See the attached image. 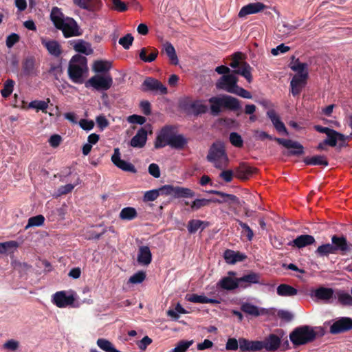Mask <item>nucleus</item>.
<instances>
[{"label":"nucleus","mask_w":352,"mask_h":352,"mask_svg":"<svg viewBox=\"0 0 352 352\" xmlns=\"http://www.w3.org/2000/svg\"><path fill=\"white\" fill-rule=\"evenodd\" d=\"M50 19L55 28L61 30L64 37L78 36L82 34L77 22L72 17L66 16L58 7H53L50 13Z\"/></svg>","instance_id":"nucleus-1"},{"label":"nucleus","mask_w":352,"mask_h":352,"mask_svg":"<svg viewBox=\"0 0 352 352\" xmlns=\"http://www.w3.org/2000/svg\"><path fill=\"white\" fill-rule=\"evenodd\" d=\"M290 69L296 72L291 82V92L294 96H298L302 88L307 84L309 77L308 65L305 63H300L298 58L292 56V61L289 65Z\"/></svg>","instance_id":"nucleus-2"},{"label":"nucleus","mask_w":352,"mask_h":352,"mask_svg":"<svg viewBox=\"0 0 352 352\" xmlns=\"http://www.w3.org/2000/svg\"><path fill=\"white\" fill-rule=\"evenodd\" d=\"M87 58L80 54H76L72 57L68 65V76L76 84H82L85 81V75L88 72Z\"/></svg>","instance_id":"nucleus-3"},{"label":"nucleus","mask_w":352,"mask_h":352,"mask_svg":"<svg viewBox=\"0 0 352 352\" xmlns=\"http://www.w3.org/2000/svg\"><path fill=\"white\" fill-rule=\"evenodd\" d=\"M208 102L210 104V114L213 116H218L221 112L222 107L233 111H239L241 109L240 101L237 98L229 95L213 96L209 98Z\"/></svg>","instance_id":"nucleus-4"},{"label":"nucleus","mask_w":352,"mask_h":352,"mask_svg":"<svg viewBox=\"0 0 352 352\" xmlns=\"http://www.w3.org/2000/svg\"><path fill=\"white\" fill-rule=\"evenodd\" d=\"M317 327L302 325L296 327L289 334V339L294 346L305 345L314 342L318 337Z\"/></svg>","instance_id":"nucleus-5"},{"label":"nucleus","mask_w":352,"mask_h":352,"mask_svg":"<svg viewBox=\"0 0 352 352\" xmlns=\"http://www.w3.org/2000/svg\"><path fill=\"white\" fill-rule=\"evenodd\" d=\"M206 159L214 164L217 169H223L227 166L228 157L226 154L224 144L221 141H216L210 146Z\"/></svg>","instance_id":"nucleus-6"},{"label":"nucleus","mask_w":352,"mask_h":352,"mask_svg":"<svg viewBox=\"0 0 352 352\" xmlns=\"http://www.w3.org/2000/svg\"><path fill=\"white\" fill-rule=\"evenodd\" d=\"M113 85V78L110 75L105 76L95 75L92 76L86 83V87L91 86L98 91L108 90Z\"/></svg>","instance_id":"nucleus-7"},{"label":"nucleus","mask_w":352,"mask_h":352,"mask_svg":"<svg viewBox=\"0 0 352 352\" xmlns=\"http://www.w3.org/2000/svg\"><path fill=\"white\" fill-rule=\"evenodd\" d=\"M274 141L285 148L291 149L288 151L287 155L300 156L305 153L304 146L298 141L284 138H276Z\"/></svg>","instance_id":"nucleus-8"},{"label":"nucleus","mask_w":352,"mask_h":352,"mask_svg":"<svg viewBox=\"0 0 352 352\" xmlns=\"http://www.w3.org/2000/svg\"><path fill=\"white\" fill-rule=\"evenodd\" d=\"M237 82L238 78L234 74L223 75L216 82V87L232 94L237 86Z\"/></svg>","instance_id":"nucleus-9"},{"label":"nucleus","mask_w":352,"mask_h":352,"mask_svg":"<svg viewBox=\"0 0 352 352\" xmlns=\"http://www.w3.org/2000/svg\"><path fill=\"white\" fill-rule=\"evenodd\" d=\"M208 193L219 196L220 198H212V203L223 204H227L230 207L232 204L239 205V199L234 195L228 194L217 190H210Z\"/></svg>","instance_id":"nucleus-10"},{"label":"nucleus","mask_w":352,"mask_h":352,"mask_svg":"<svg viewBox=\"0 0 352 352\" xmlns=\"http://www.w3.org/2000/svg\"><path fill=\"white\" fill-rule=\"evenodd\" d=\"M331 244L336 254H341L344 255L351 250V245L348 243L346 238L342 235H333Z\"/></svg>","instance_id":"nucleus-11"},{"label":"nucleus","mask_w":352,"mask_h":352,"mask_svg":"<svg viewBox=\"0 0 352 352\" xmlns=\"http://www.w3.org/2000/svg\"><path fill=\"white\" fill-rule=\"evenodd\" d=\"M173 135V128L171 126H165L163 127L156 138L155 148H160L166 145H169L170 142V140L172 139Z\"/></svg>","instance_id":"nucleus-12"},{"label":"nucleus","mask_w":352,"mask_h":352,"mask_svg":"<svg viewBox=\"0 0 352 352\" xmlns=\"http://www.w3.org/2000/svg\"><path fill=\"white\" fill-rule=\"evenodd\" d=\"M352 329V318L349 317H341L330 327V333L339 334Z\"/></svg>","instance_id":"nucleus-13"},{"label":"nucleus","mask_w":352,"mask_h":352,"mask_svg":"<svg viewBox=\"0 0 352 352\" xmlns=\"http://www.w3.org/2000/svg\"><path fill=\"white\" fill-rule=\"evenodd\" d=\"M142 91H158L161 94H167V88L158 80L147 77L142 83Z\"/></svg>","instance_id":"nucleus-14"},{"label":"nucleus","mask_w":352,"mask_h":352,"mask_svg":"<svg viewBox=\"0 0 352 352\" xmlns=\"http://www.w3.org/2000/svg\"><path fill=\"white\" fill-rule=\"evenodd\" d=\"M111 161L115 166L124 171L132 173H135L137 172L133 164L120 158V153L118 148H116L114 149L113 154L111 156Z\"/></svg>","instance_id":"nucleus-15"},{"label":"nucleus","mask_w":352,"mask_h":352,"mask_svg":"<svg viewBox=\"0 0 352 352\" xmlns=\"http://www.w3.org/2000/svg\"><path fill=\"white\" fill-rule=\"evenodd\" d=\"M38 69L36 67V59L33 56H28L22 61L21 76L30 77L38 75Z\"/></svg>","instance_id":"nucleus-16"},{"label":"nucleus","mask_w":352,"mask_h":352,"mask_svg":"<svg viewBox=\"0 0 352 352\" xmlns=\"http://www.w3.org/2000/svg\"><path fill=\"white\" fill-rule=\"evenodd\" d=\"M74 298L72 295L67 296L65 291L56 292L53 295L52 302L59 308L66 307L74 302Z\"/></svg>","instance_id":"nucleus-17"},{"label":"nucleus","mask_w":352,"mask_h":352,"mask_svg":"<svg viewBox=\"0 0 352 352\" xmlns=\"http://www.w3.org/2000/svg\"><path fill=\"white\" fill-rule=\"evenodd\" d=\"M74 3L81 9L91 12H96L102 8L101 0H73Z\"/></svg>","instance_id":"nucleus-18"},{"label":"nucleus","mask_w":352,"mask_h":352,"mask_svg":"<svg viewBox=\"0 0 352 352\" xmlns=\"http://www.w3.org/2000/svg\"><path fill=\"white\" fill-rule=\"evenodd\" d=\"M69 44L78 53L87 56L91 55L94 53V50L91 47V43L82 39L70 41Z\"/></svg>","instance_id":"nucleus-19"},{"label":"nucleus","mask_w":352,"mask_h":352,"mask_svg":"<svg viewBox=\"0 0 352 352\" xmlns=\"http://www.w3.org/2000/svg\"><path fill=\"white\" fill-rule=\"evenodd\" d=\"M266 8L267 6L261 2L250 3L241 8L238 16L242 18L248 14L258 13Z\"/></svg>","instance_id":"nucleus-20"},{"label":"nucleus","mask_w":352,"mask_h":352,"mask_svg":"<svg viewBox=\"0 0 352 352\" xmlns=\"http://www.w3.org/2000/svg\"><path fill=\"white\" fill-rule=\"evenodd\" d=\"M263 346V342L259 340L252 341L245 338L239 339V349L242 352L261 351Z\"/></svg>","instance_id":"nucleus-21"},{"label":"nucleus","mask_w":352,"mask_h":352,"mask_svg":"<svg viewBox=\"0 0 352 352\" xmlns=\"http://www.w3.org/2000/svg\"><path fill=\"white\" fill-rule=\"evenodd\" d=\"M257 169L256 168L249 166L248 164L242 162L234 170L235 177L242 179H248L252 175Z\"/></svg>","instance_id":"nucleus-22"},{"label":"nucleus","mask_w":352,"mask_h":352,"mask_svg":"<svg viewBox=\"0 0 352 352\" xmlns=\"http://www.w3.org/2000/svg\"><path fill=\"white\" fill-rule=\"evenodd\" d=\"M267 116L270 119L274 128L279 133H283L286 135H289L285 124L280 120L279 116L276 114L274 109L267 111Z\"/></svg>","instance_id":"nucleus-23"},{"label":"nucleus","mask_w":352,"mask_h":352,"mask_svg":"<svg viewBox=\"0 0 352 352\" xmlns=\"http://www.w3.org/2000/svg\"><path fill=\"white\" fill-rule=\"evenodd\" d=\"M158 54L159 52L157 49L154 47L148 46L146 47H142L140 50L139 57L145 63H151L156 59Z\"/></svg>","instance_id":"nucleus-24"},{"label":"nucleus","mask_w":352,"mask_h":352,"mask_svg":"<svg viewBox=\"0 0 352 352\" xmlns=\"http://www.w3.org/2000/svg\"><path fill=\"white\" fill-rule=\"evenodd\" d=\"M263 342V349L267 351H276L280 345V338L276 334L271 333L265 338L264 340L261 341Z\"/></svg>","instance_id":"nucleus-25"},{"label":"nucleus","mask_w":352,"mask_h":352,"mask_svg":"<svg viewBox=\"0 0 352 352\" xmlns=\"http://www.w3.org/2000/svg\"><path fill=\"white\" fill-rule=\"evenodd\" d=\"M316 242L315 238L309 234H302L298 236L295 239L289 243L299 249L312 245Z\"/></svg>","instance_id":"nucleus-26"},{"label":"nucleus","mask_w":352,"mask_h":352,"mask_svg":"<svg viewBox=\"0 0 352 352\" xmlns=\"http://www.w3.org/2000/svg\"><path fill=\"white\" fill-rule=\"evenodd\" d=\"M223 258L227 263L233 265L237 262L245 261L247 258V256L239 251L235 252L228 249L223 253Z\"/></svg>","instance_id":"nucleus-27"},{"label":"nucleus","mask_w":352,"mask_h":352,"mask_svg":"<svg viewBox=\"0 0 352 352\" xmlns=\"http://www.w3.org/2000/svg\"><path fill=\"white\" fill-rule=\"evenodd\" d=\"M261 275L256 272H250L239 278L240 287L246 288L251 284H261L260 282Z\"/></svg>","instance_id":"nucleus-28"},{"label":"nucleus","mask_w":352,"mask_h":352,"mask_svg":"<svg viewBox=\"0 0 352 352\" xmlns=\"http://www.w3.org/2000/svg\"><path fill=\"white\" fill-rule=\"evenodd\" d=\"M217 286L225 290H234L240 287V282L239 278H232L230 276H226L217 283Z\"/></svg>","instance_id":"nucleus-29"},{"label":"nucleus","mask_w":352,"mask_h":352,"mask_svg":"<svg viewBox=\"0 0 352 352\" xmlns=\"http://www.w3.org/2000/svg\"><path fill=\"white\" fill-rule=\"evenodd\" d=\"M147 140V131L145 129L141 128L139 129L131 140L130 144L135 148H142Z\"/></svg>","instance_id":"nucleus-30"},{"label":"nucleus","mask_w":352,"mask_h":352,"mask_svg":"<svg viewBox=\"0 0 352 352\" xmlns=\"http://www.w3.org/2000/svg\"><path fill=\"white\" fill-rule=\"evenodd\" d=\"M152 261V254L148 246L139 248L138 262L144 265H149Z\"/></svg>","instance_id":"nucleus-31"},{"label":"nucleus","mask_w":352,"mask_h":352,"mask_svg":"<svg viewBox=\"0 0 352 352\" xmlns=\"http://www.w3.org/2000/svg\"><path fill=\"white\" fill-rule=\"evenodd\" d=\"M334 290L332 288L320 287L314 291V296L318 300L329 302L333 296Z\"/></svg>","instance_id":"nucleus-32"},{"label":"nucleus","mask_w":352,"mask_h":352,"mask_svg":"<svg viewBox=\"0 0 352 352\" xmlns=\"http://www.w3.org/2000/svg\"><path fill=\"white\" fill-rule=\"evenodd\" d=\"M42 44L48 52L55 57H58L62 54L60 45L55 40L42 41Z\"/></svg>","instance_id":"nucleus-33"},{"label":"nucleus","mask_w":352,"mask_h":352,"mask_svg":"<svg viewBox=\"0 0 352 352\" xmlns=\"http://www.w3.org/2000/svg\"><path fill=\"white\" fill-rule=\"evenodd\" d=\"M186 299L189 302L195 303H210L214 305L219 303V301L217 299L209 298L204 295H197L195 294L186 295Z\"/></svg>","instance_id":"nucleus-34"},{"label":"nucleus","mask_w":352,"mask_h":352,"mask_svg":"<svg viewBox=\"0 0 352 352\" xmlns=\"http://www.w3.org/2000/svg\"><path fill=\"white\" fill-rule=\"evenodd\" d=\"M251 70L252 67L248 63L243 62L236 69L232 72V74H239L243 76L248 82H251L252 79Z\"/></svg>","instance_id":"nucleus-35"},{"label":"nucleus","mask_w":352,"mask_h":352,"mask_svg":"<svg viewBox=\"0 0 352 352\" xmlns=\"http://www.w3.org/2000/svg\"><path fill=\"white\" fill-rule=\"evenodd\" d=\"M303 162L306 165L317 166L322 165L327 166L329 164L325 156L324 155H314L313 157H306L303 159Z\"/></svg>","instance_id":"nucleus-36"},{"label":"nucleus","mask_w":352,"mask_h":352,"mask_svg":"<svg viewBox=\"0 0 352 352\" xmlns=\"http://www.w3.org/2000/svg\"><path fill=\"white\" fill-rule=\"evenodd\" d=\"M276 292L280 296H293L298 294V290L287 284H280L278 286Z\"/></svg>","instance_id":"nucleus-37"},{"label":"nucleus","mask_w":352,"mask_h":352,"mask_svg":"<svg viewBox=\"0 0 352 352\" xmlns=\"http://www.w3.org/2000/svg\"><path fill=\"white\" fill-rule=\"evenodd\" d=\"M208 225V222L207 221L192 219L188 221L187 228L190 234H194L201 228V230H203Z\"/></svg>","instance_id":"nucleus-38"},{"label":"nucleus","mask_w":352,"mask_h":352,"mask_svg":"<svg viewBox=\"0 0 352 352\" xmlns=\"http://www.w3.org/2000/svg\"><path fill=\"white\" fill-rule=\"evenodd\" d=\"M164 50L168 56L170 63L174 65H177L179 63V60L174 46L170 43L166 42L164 45Z\"/></svg>","instance_id":"nucleus-39"},{"label":"nucleus","mask_w":352,"mask_h":352,"mask_svg":"<svg viewBox=\"0 0 352 352\" xmlns=\"http://www.w3.org/2000/svg\"><path fill=\"white\" fill-rule=\"evenodd\" d=\"M315 254L318 257L329 256L330 254H336L331 243H324L318 246L315 250Z\"/></svg>","instance_id":"nucleus-40"},{"label":"nucleus","mask_w":352,"mask_h":352,"mask_svg":"<svg viewBox=\"0 0 352 352\" xmlns=\"http://www.w3.org/2000/svg\"><path fill=\"white\" fill-rule=\"evenodd\" d=\"M241 310L243 312L254 317H257L263 314L260 311L258 307L250 302L243 303L241 306Z\"/></svg>","instance_id":"nucleus-41"},{"label":"nucleus","mask_w":352,"mask_h":352,"mask_svg":"<svg viewBox=\"0 0 352 352\" xmlns=\"http://www.w3.org/2000/svg\"><path fill=\"white\" fill-rule=\"evenodd\" d=\"M169 146L177 149H182L187 144L186 139L182 135L174 134L172 139L170 140Z\"/></svg>","instance_id":"nucleus-42"},{"label":"nucleus","mask_w":352,"mask_h":352,"mask_svg":"<svg viewBox=\"0 0 352 352\" xmlns=\"http://www.w3.org/2000/svg\"><path fill=\"white\" fill-rule=\"evenodd\" d=\"M96 343L98 347L105 352H122L116 349L113 344L107 339L99 338Z\"/></svg>","instance_id":"nucleus-43"},{"label":"nucleus","mask_w":352,"mask_h":352,"mask_svg":"<svg viewBox=\"0 0 352 352\" xmlns=\"http://www.w3.org/2000/svg\"><path fill=\"white\" fill-rule=\"evenodd\" d=\"M138 213L136 210L132 207L124 208L120 212V218L122 220H133L136 218Z\"/></svg>","instance_id":"nucleus-44"},{"label":"nucleus","mask_w":352,"mask_h":352,"mask_svg":"<svg viewBox=\"0 0 352 352\" xmlns=\"http://www.w3.org/2000/svg\"><path fill=\"white\" fill-rule=\"evenodd\" d=\"M338 302L343 306H352V294H349L344 291L337 292Z\"/></svg>","instance_id":"nucleus-45"},{"label":"nucleus","mask_w":352,"mask_h":352,"mask_svg":"<svg viewBox=\"0 0 352 352\" xmlns=\"http://www.w3.org/2000/svg\"><path fill=\"white\" fill-rule=\"evenodd\" d=\"M211 203H212V198L211 199H196L194 200L191 205L190 208L192 211L198 210L201 208L208 206Z\"/></svg>","instance_id":"nucleus-46"},{"label":"nucleus","mask_w":352,"mask_h":352,"mask_svg":"<svg viewBox=\"0 0 352 352\" xmlns=\"http://www.w3.org/2000/svg\"><path fill=\"white\" fill-rule=\"evenodd\" d=\"M195 195V192L190 188L176 186L175 198H191Z\"/></svg>","instance_id":"nucleus-47"},{"label":"nucleus","mask_w":352,"mask_h":352,"mask_svg":"<svg viewBox=\"0 0 352 352\" xmlns=\"http://www.w3.org/2000/svg\"><path fill=\"white\" fill-rule=\"evenodd\" d=\"M190 108L192 109L195 115L205 113L208 109V106L199 100L193 102L190 104Z\"/></svg>","instance_id":"nucleus-48"},{"label":"nucleus","mask_w":352,"mask_h":352,"mask_svg":"<svg viewBox=\"0 0 352 352\" xmlns=\"http://www.w3.org/2000/svg\"><path fill=\"white\" fill-rule=\"evenodd\" d=\"M45 221V217L42 214L29 218L28 224L25 226V229L27 230L30 227L41 226Z\"/></svg>","instance_id":"nucleus-49"},{"label":"nucleus","mask_w":352,"mask_h":352,"mask_svg":"<svg viewBox=\"0 0 352 352\" xmlns=\"http://www.w3.org/2000/svg\"><path fill=\"white\" fill-rule=\"evenodd\" d=\"M14 81L12 79H8L3 85V89L1 91V94L3 98H8L13 91Z\"/></svg>","instance_id":"nucleus-50"},{"label":"nucleus","mask_w":352,"mask_h":352,"mask_svg":"<svg viewBox=\"0 0 352 352\" xmlns=\"http://www.w3.org/2000/svg\"><path fill=\"white\" fill-rule=\"evenodd\" d=\"M193 344V340H180L171 352H186Z\"/></svg>","instance_id":"nucleus-51"},{"label":"nucleus","mask_w":352,"mask_h":352,"mask_svg":"<svg viewBox=\"0 0 352 352\" xmlns=\"http://www.w3.org/2000/svg\"><path fill=\"white\" fill-rule=\"evenodd\" d=\"M80 183V179L79 177H77L76 182L74 184H68L64 186H60L58 189V195H64L71 192L74 187L78 185Z\"/></svg>","instance_id":"nucleus-52"},{"label":"nucleus","mask_w":352,"mask_h":352,"mask_svg":"<svg viewBox=\"0 0 352 352\" xmlns=\"http://www.w3.org/2000/svg\"><path fill=\"white\" fill-rule=\"evenodd\" d=\"M229 140L230 143L235 147L241 148L243 146V140L241 136L236 132L230 133Z\"/></svg>","instance_id":"nucleus-53"},{"label":"nucleus","mask_w":352,"mask_h":352,"mask_svg":"<svg viewBox=\"0 0 352 352\" xmlns=\"http://www.w3.org/2000/svg\"><path fill=\"white\" fill-rule=\"evenodd\" d=\"M110 69V64L107 61L96 60L94 64V69L96 72H105Z\"/></svg>","instance_id":"nucleus-54"},{"label":"nucleus","mask_w":352,"mask_h":352,"mask_svg":"<svg viewBox=\"0 0 352 352\" xmlns=\"http://www.w3.org/2000/svg\"><path fill=\"white\" fill-rule=\"evenodd\" d=\"M29 107L35 109L37 111L41 110L43 112H46L48 107L47 102L43 100H33L29 104Z\"/></svg>","instance_id":"nucleus-55"},{"label":"nucleus","mask_w":352,"mask_h":352,"mask_svg":"<svg viewBox=\"0 0 352 352\" xmlns=\"http://www.w3.org/2000/svg\"><path fill=\"white\" fill-rule=\"evenodd\" d=\"M236 222L239 223V225L241 226V228L243 229V233L245 234L247 239L248 241H252L254 237V232L250 228V226L245 223H243L242 221L239 219H236Z\"/></svg>","instance_id":"nucleus-56"},{"label":"nucleus","mask_w":352,"mask_h":352,"mask_svg":"<svg viewBox=\"0 0 352 352\" xmlns=\"http://www.w3.org/2000/svg\"><path fill=\"white\" fill-rule=\"evenodd\" d=\"M133 39V36L131 34H126L124 36L119 39V44L121 45L125 50H129L132 45Z\"/></svg>","instance_id":"nucleus-57"},{"label":"nucleus","mask_w":352,"mask_h":352,"mask_svg":"<svg viewBox=\"0 0 352 352\" xmlns=\"http://www.w3.org/2000/svg\"><path fill=\"white\" fill-rule=\"evenodd\" d=\"M158 189L160 194L162 195H173L175 197L176 186L164 185Z\"/></svg>","instance_id":"nucleus-58"},{"label":"nucleus","mask_w":352,"mask_h":352,"mask_svg":"<svg viewBox=\"0 0 352 352\" xmlns=\"http://www.w3.org/2000/svg\"><path fill=\"white\" fill-rule=\"evenodd\" d=\"M146 278V273L143 271H140L129 278V282L133 284H138L142 283Z\"/></svg>","instance_id":"nucleus-59"},{"label":"nucleus","mask_w":352,"mask_h":352,"mask_svg":"<svg viewBox=\"0 0 352 352\" xmlns=\"http://www.w3.org/2000/svg\"><path fill=\"white\" fill-rule=\"evenodd\" d=\"M159 189H154L146 191L144 195V201H155L160 195Z\"/></svg>","instance_id":"nucleus-60"},{"label":"nucleus","mask_w":352,"mask_h":352,"mask_svg":"<svg viewBox=\"0 0 352 352\" xmlns=\"http://www.w3.org/2000/svg\"><path fill=\"white\" fill-rule=\"evenodd\" d=\"M111 8L120 12L127 10V6L121 0H112Z\"/></svg>","instance_id":"nucleus-61"},{"label":"nucleus","mask_w":352,"mask_h":352,"mask_svg":"<svg viewBox=\"0 0 352 352\" xmlns=\"http://www.w3.org/2000/svg\"><path fill=\"white\" fill-rule=\"evenodd\" d=\"M232 94L247 99H251L252 97L250 91L238 85L235 87V89L234 90Z\"/></svg>","instance_id":"nucleus-62"},{"label":"nucleus","mask_w":352,"mask_h":352,"mask_svg":"<svg viewBox=\"0 0 352 352\" xmlns=\"http://www.w3.org/2000/svg\"><path fill=\"white\" fill-rule=\"evenodd\" d=\"M127 120L132 124H143L146 122V119L145 117L133 114L128 117Z\"/></svg>","instance_id":"nucleus-63"},{"label":"nucleus","mask_w":352,"mask_h":352,"mask_svg":"<svg viewBox=\"0 0 352 352\" xmlns=\"http://www.w3.org/2000/svg\"><path fill=\"white\" fill-rule=\"evenodd\" d=\"M153 340L148 336H144L137 344L141 351H145L147 346L152 343Z\"/></svg>","instance_id":"nucleus-64"}]
</instances>
